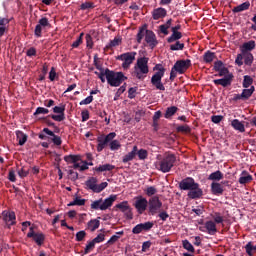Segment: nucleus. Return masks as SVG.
<instances>
[{
    "label": "nucleus",
    "instance_id": "1",
    "mask_svg": "<svg viewBox=\"0 0 256 256\" xmlns=\"http://www.w3.org/2000/svg\"><path fill=\"white\" fill-rule=\"evenodd\" d=\"M157 159L158 160L155 163V167L162 173H169V171L173 169L175 161H177V157L171 153H166L163 157L157 156Z\"/></svg>",
    "mask_w": 256,
    "mask_h": 256
},
{
    "label": "nucleus",
    "instance_id": "2",
    "mask_svg": "<svg viewBox=\"0 0 256 256\" xmlns=\"http://www.w3.org/2000/svg\"><path fill=\"white\" fill-rule=\"evenodd\" d=\"M149 73V58L141 57L137 59L136 64L134 65L133 76L140 81H143Z\"/></svg>",
    "mask_w": 256,
    "mask_h": 256
},
{
    "label": "nucleus",
    "instance_id": "3",
    "mask_svg": "<svg viewBox=\"0 0 256 256\" xmlns=\"http://www.w3.org/2000/svg\"><path fill=\"white\" fill-rule=\"evenodd\" d=\"M105 75L106 81L111 87H119V85H121V83L127 79L123 72H113L109 69L105 70Z\"/></svg>",
    "mask_w": 256,
    "mask_h": 256
},
{
    "label": "nucleus",
    "instance_id": "4",
    "mask_svg": "<svg viewBox=\"0 0 256 256\" xmlns=\"http://www.w3.org/2000/svg\"><path fill=\"white\" fill-rule=\"evenodd\" d=\"M145 37L146 43L153 49V47L157 46V38L155 37V33L151 30H146L145 28H140L138 34H137V41L138 43H141L143 41V38Z\"/></svg>",
    "mask_w": 256,
    "mask_h": 256
},
{
    "label": "nucleus",
    "instance_id": "5",
    "mask_svg": "<svg viewBox=\"0 0 256 256\" xmlns=\"http://www.w3.org/2000/svg\"><path fill=\"white\" fill-rule=\"evenodd\" d=\"M155 74L151 78V83L158 89L159 91H165V86L161 82V79H163V75H165V68L161 64H157L154 67Z\"/></svg>",
    "mask_w": 256,
    "mask_h": 256
},
{
    "label": "nucleus",
    "instance_id": "6",
    "mask_svg": "<svg viewBox=\"0 0 256 256\" xmlns=\"http://www.w3.org/2000/svg\"><path fill=\"white\" fill-rule=\"evenodd\" d=\"M117 201V195H110V197L106 198L105 200L99 199L91 203V209L94 211H107L109 207L113 205Z\"/></svg>",
    "mask_w": 256,
    "mask_h": 256
},
{
    "label": "nucleus",
    "instance_id": "7",
    "mask_svg": "<svg viewBox=\"0 0 256 256\" xmlns=\"http://www.w3.org/2000/svg\"><path fill=\"white\" fill-rule=\"evenodd\" d=\"M64 161H66V163H73V169H78V171H87L89 165H93V163L81 161V156L79 155L65 156Z\"/></svg>",
    "mask_w": 256,
    "mask_h": 256
},
{
    "label": "nucleus",
    "instance_id": "8",
    "mask_svg": "<svg viewBox=\"0 0 256 256\" xmlns=\"http://www.w3.org/2000/svg\"><path fill=\"white\" fill-rule=\"evenodd\" d=\"M163 207V203L161 200H159V197L153 196L148 201V209L150 215H157V213H160L161 208Z\"/></svg>",
    "mask_w": 256,
    "mask_h": 256
},
{
    "label": "nucleus",
    "instance_id": "9",
    "mask_svg": "<svg viewBox=\"0 0 256 256\" xmlns=\"http://www.w3.org/2000/svg\"><path fill=\"white\" fill-rule=\"evenodd\" d=\"M137 56V52H126L117 57L119 61H123L122 67L123 69H129L135 61V57Z\"/></svg>",
    "mask_w": 256,
    "mask_h": 256
},
{
    "label": "nucleus",
    "instance_id": "10",
    "mask_svg": "<svg viewBox=\"0 0 256 256\" xmlns=\"http://www.w3.org/2000/svg\"><path fill=\"white\" fill-rule=\"evenodd\" d=\"M107 185H109L107 182H102L101 184H97V178H90L86 182V187L91 189L94 193H101L104 189H106Z\"/></svg>",
    "mask_w": 256,
    "mask_h": 256
},
{
    "label": "nucleus",
    "instance_id": "11",
    "mask_svg": "<svg viewBox=\"0 0 256 256\" xmlns=\"http://www.w3.org/2000/svg\"><path fill=\"white\" fill-rule=\"evenodd\" d=\"M114 137H117V134L115 132H111L106 136H99L97 139L98 141L97 151L98 152L103 151L105 149V145H107V143H111Z\"/></svg>",
    "mask_w": 256,
    "mask_h": 256
},
{
    "label": "nucleus",
    "instance_id": "12",
    "mask_svg": "<svg viewBox=\"0 0 256 256\" xmlns=\"http://www.w3.org/2000/svg\"><path fill=\"white\" fill-rule=\"evenodd\" d=\"M148 205H149V201H147V198H143V196L136 197L134 207H135V209H137V212L140 215H143V213H145V211H147Z\"/></svg>",
    "mask_w": 256,
    "mask_h": 256
},
{
    "label": "nucleus",
    "instance_id": "13",
    "mask_svg": "<svg viewBox=\"0 0 256 256\" xmlns=\"http://www.w3.org/2000/svg\"><path fill=\"white\" fill-rule=\"evenodd\" d=\"M189 67H191V60H180L174 64L173 69L182 75Z\"/></svg>",
    "mask_w": 256,
    "mask_h": 256
},
{
    "label": "nucleus",
    "instance_id": "14",
    "mask_svg": "<svg viewBox=\"0 0 256 256\" xmlns=\"http://www.w3.org/2000/svg\"><path fill=\"white\" fill-rule=\"evenodd\" d=\"M153 225H155L153 222H145V223L137 224L132 229V233H134V235H139V233H143V231H151V229H153Z\"/></svg>",
    "mask_w": 256,
    "mask_h": 256
},
{
    "label": "nucleus",
    "instance_id": "15",
    "mask_svg": "<svg viewBox=\"0 0 256 256\" xmlns=\"http://www.w3.org/2000/svg\"><path fill=\"white\" fill-rule=\"evenodd\" d=\"M179 187L183 191H191V189L197 187V183H195L193 178H186L180 182Z\"/></svg>",
    "mask_w": 256,
    "mask_h": 256
},
{
    "label": "nucleus",
    "instance_id": "16",
    "mask_svg": "<svg viewBox=\"0 0 256 256\" xmlns=\"http://www.w3.org/2000/svg\"><path fill=\"white\" fill-rule=\"evenodd\" d=\"M27 237L29 239L32 238L37 245H43V241H45V235H43V233H35V231H33V227H30Z\"/></svg>",
    "mask_w": 256,
    "mask_h": 256
},
{
    "label": "nucleus",
    "instance_id": "17",
    "mask_svg": "<svg viewBox=\"0 0 256 256\" xmlns=\"http://www.w3.org/2000/svg\"><path fill=\"white\" fill-rule=\"evenodd\" d=\"M233 82V75H227L226 77H223L221 79H216L213 81L216 85H221V87H229L231 83Z\"/></svg>",
    "mask_w": 256,
    "mask_h": 256
},
{
    "label": "nucleus",
    "instance_id": "18",
    "mask_svg": "<svg viewBox=\"0 0 256 256\" xmlns=\"http://www.w3.org/2000/svg\"><path fill=\"white\" fill-rule=\"evenodd\" d=\"M3 221L9 226L15 225V212L4 211L2 212Z\"/></svg>",
    "mask_w": 256,
    "mask_h": 256
},
{
    "label": "nucleus",
    "instance_id": "19",
    "mask_svg": "<svg viewBox=\"0 0 256 256\" xmlns=\"http://www.w3.org/2000/svg\"><path fill=\"white\" fill-rule=\"evenodd\" d=\"M201 195H203V190H201V188H199V184H197L195 188H192L188 192V197L190 199H199V197H201Z\"/></svg>",
    "mask_w": 256,
    "mask_h": 256
},
{
    "label": "nucleus",
    "instance_id": "20",
    "mask_svg": "<svg viewBox=\"0 0 256 256\" xmlns=\"http://www.w3.org/2000/svg\"><path fill=\"white\" fill-rule=\"evenodd\" d=\"M205 229L209 235H215L217 233V224L214 221H206Z\"/></svg>",
    "mask_w": 256,
    "mask_h": 256
},
{
    "label": "nucleus",
    "instance_id": "21",
    "mask_svg": "<svg viewBox=\"0 0 256 256\" xmlns=\"http://www.w3.org/2000/svg\"><path fill=\"white\" fill-rule=\"evenodd\" d=\"M166 15H167V10H165V8H157L152 13V17L155 21L159 19H163V17H166Z\"/></svg>",
    "mask_w": 256,
    "mask_h": 256
},
{
    "label": "nucleus",
    "instance_id": "22",
    "mask_svg": "<svg viewBox=\"0 0 256 256\" xmlns=\"http://www.w3.org/2000/svg\"><path fill=\"white\" fill-rule=\"evenodd\" d=\"M255 41L250 40L246 43H244L240 49H241V53H251L250 51H253V49H255Z\"/></svg>",
    "mask_w": 256,
    "mask_h": 256
},
{
    "label": "nucleus",
    "instance_id": "23",
    "mask_svg": "<svg viewBox=\"0 0 256 256\" xmlns=\"http://www.w3.org/2000/svg\"><path fill=\"white\" fill-rule=\"evenodd\" d=\"M211 191L213 195H223V192L225 191L223 189V186L219 182H212L211 184Z\"/></svg>",
    "mask_w": 256,
    "mask_h": 256
},
{
    "label": "nucleus",
    "instance_id": "24",
    "mask_svg": "<svg viewBox=\"0 0 256 256\" xmlns=\"http://www.w3.org/2000/svg\"><path fill=\"white\" fill-rule=\"evenodd\" d=\"M231 126L233 127V129H235V131H239L240 133H245V124L239 121V119L232 120Z\"/></svg>",
    "mask_w": 256,
    "mask_h": 256
},
{
    "label": "nucleus",
    "instance_id": "25",
    "mask_svg": "<svg viewBox=\"0 0 256 256\" xmlns=\"http://www.w3.org/2000/svg\"><path fill=\"white\" fill-rule=\"evenodd\" d=\"M250 181H253V176H251L249 172L243 171L239 178L240 185H245L247 183H250Z\"/></svg>",
    "mask_w": 256,
    "mask_h": 256
},
{
    "label": "nucleus",
    "instance_id": "26",
    "mask_svg": "<svg viewBox=\"0 0 256 256\" xmlns=\"http://www.w3.org/2000/svg\"><path fill=\"white\" fill-rule=\"evenodd\" d=\"M137 155V146H134L132 151L126 154L123 158L122 161L123 163H129V161H133Z\"/></svg>",
    "mask_w": 256,
    "mask_h": 256
},
{
    "label": "nucleus",
    "instance_id": "27",
    "mask_svg": "<svg viewBox=\"0 0 256 256\" xmlns=\"http://www.w3.org/2000/svg\"><path fill=\"white\" fill-rule=\"evenodd\" d=\"M251 7V3L249 1H246L236 7L233 8V13H241L242 11H247Z\"/></svg>",
    "mask_w": 256,
    "mask_h": 256
},
{
    "label": "nucleus",
    "instance_id": "28",
    "mask_svg": "<svg viewBox=\"0 0 256 256\" xmlns=\"http://www.w3.org/2000/svg\"><path fill=\"white\" fill-rule=\"evenodd\" d=\"M7 25H9V19L0 18V37L5 35V31H7Z\"/></svg>",
    "mask_w": 256,
    "mask_h": 256
},
{
    "label": "nucleus",
    "instance_id": "29",
    "mask_svg": "<svg viewBox=\"0 0 256 256\" xmlns=\"http://www.w3.org/2000/svg\"><path fill=\"white\" fill-rule=\"evenodd\" d=\"M113 169H115L114 165L104 164V165H100V166L96 167L95 171H97L98 173H103L105 171H113Z\"/></svg>",
    "mask_w": 256,
    "mask_h": 256
},
{
    "label": "nucleus",
    "instance_id": "30",
    "mask_svg": "<svg viewBox=\"0 0 256 256\" xmlns=\"http://www.w3.org/2000/svg\"><path fill=\"white\" fill-rule=\"evenodd\" d=\"M254 92H255L254 86H251L249 89H244L241 93L243 101H247V99H249V97H251V95H253Z\"/></svg>",
    "mask_w": 256,
    "mask_h": 256
},
{
    "label": "nucleus",
    "instance_id": "31",
    "mask_svg": "<svg viewBox=\"0 0 256 256\" xmlns=\"http://www.w3.org/2000/svg\"><path fill=\"white\" fill-rule=\"evenodd\" d=\"M245 65H253V54L251 52H242Z\"/></svg>",
    "mask_w": 256,
    "mask_h": 256
},
{
    "label": "nucleus",
    "instance_id": "32",
    "mask_svg": "<svg viewBox=\"0 0 256 256\" xmlns=\"http://www.w3.org/2000/svg\"><path fill=\"white\" fill-rule=\"evenodd\" d=\"M209 181H221L223 179V174L221 171L217 170L216 172H213L208 177Z\"/></svg>",
    "mask_w": 256,
    "mask_h": 256
},
{
    "label": "nucleus",
    "instance_id": "33",
    "mask_svg": "<svg viewBox=\"0 0 256 256\" xmlns=\"http://www.w3.org/2000/svg\"><path fill=\"white\" fill-rule=\"evenodd\" d=\"M16 137L19 145L27 143V134L23 133L22 131H16Z\"/></svg>",
    "mask_w": 256,
    "mask_h": 256
},
{
    "label": "nucleus",
    "instance_id": "34",
    "mask_svg": "<svg viewBox=\"0 0 256 256\" xmlns=\"http://www.w3.org/2000/svg\"><path fill=\"white\" fill-rule=\"evenodd\" d=\"M100 225H101V222L99 220L93 219L88 222V229L90 231H96V229H99Z\"/></svg>",
    "mask_w": 256,
    "mask_h": 256
},
{
    "label": "nucleus",
    "instance_id": "35",
    "mask_svg": "<svg viewBox=\"0 0 256 256\" xmlns=\"http://www.w3.org/2000/svg\"><path fill=\"white\" fill-rule=\"evenodd\" d=\"M183 37V34L179 31H172V35L168 38V43H173L175 41H179Z\"/></svg>",
    "mask_w": 256,
    "mask_h": 256
},
{
    "label": "nucleus",
    "instance_id": "36",
    "mask_svg": "<svg viewBox=\"0 0 256 256\" xmlns=\"http://www.w3.org/2000/svg\"><path fill=\"white\" fill-rule=\"evenodd\" d=\"M121 45V37H115L110 43L106 46V49H113V47H119Z\"/></svg>",
    "mask_w": 256,
    "mask_h": 256
},
{
    "label": "nucleus",
    "instance_id": "37",
    "mask_svg": "<svg viewBox=\"0 0 256 256\" xmlns=\"http://www.w3.org/2000/svg\"><path fill=\"white\" fill-rule=\"evenodd\" d=\"M177 111H178L177 106L168 107L165 113V118L169 119L170 117H173V115H175Z\"/></svg>",
    "mask_w": 256,
    "mask_h": 256
},
{
    "label": "nucleus",
    "instance_id": "38",
    "mask_svg": "<svg viewBox=\"0 0 256 256\" xmlns=\"http://www.w3.org/2000/svg\"><path fill=\"white\" fill-rule=\"evenodd\" d=\"M136 155L138 156V158L140 159V161H145V159H147V157L149 156V152H147V150L145 149H138L137 148V152Z\"/></svg>",
    "mask_w": 256,
    "mask_h": 256
},
{
    "label": "nucleus",
    "instance_id": "39",
    "mask_svg": "<svg viewBox=\"0 0 256 256\" xmlns=\"http://www.w3.org/2000/svg\"><path fill=\"white\" fill-rule=\"evenodd\" d=\"M116 209H120V211H122V213H127V211H129V202L127 201H123L119 204L116 205Z\"/></svg>",
    "mask_w": 256,
    "mask_h": 256
},
{
    "label": "nucleus",
    "instance_id": "40",
    "mask_svg": "<svg viewBox=\"0 0 256 256\" xmlns=\"http://www.w3.org/2000/svg\"><path fill=\"white\" fill-rule=\"evenodd\" d=\"M205 63H212V61L215 59V53L208 51L203 56Z\"/></svg>",
    "mask_w": 256,
    "mask_h": 256
},
{
    "label": "nucleus",
    "instance_id": "41",
    "mask_svg": "<svg viewBox=\"0 0 256 256\" xmlns=\"http://www.w3.org/2000/svg\"><path fill=\"white\" fill-rule=\"evenodd\" d=\"M75 205H78V207H81V206L85 205V199H81V198H79V197H76V198L74 199V201H72V202H70V203L68 204V207H73V206H75Z\"/></svg>",
    "mask_w": 256,
    "mask_h": 256
},
{
    "label": "nucleus",
    "instance_id": "42",
    "mask_svg": "<svg viewBox=\"0 0 256 256\" xmlns=\"http://www.w3.org/2000/svg\"><path fill=\"white\" fill-rule=\"evenodd\" d=\"M123 231L120 232H116V235H113L109 240H108V244L109 245H113V243H117V241H119V239H121V235H123Z\"/></svg>",
    "mask_w": 256,
    "mask_h": 256
},
{
    "label": "nucleus",
    "instance_id": "43",
    "mask_svg": "<svg viewBox=\"0 0 256 256\" xmlns=\"http://www.w3.org/2000/svg\"><path fill=\"white\" fill-rule=\"evenodd\" d=\"M247 255L253 256V251H256V246H253V242H248L245 246Z\"/></svg>",
    "mask_w": 256,
    "mask_h": 256
},
{
    "label": "nucleus",
    "instance_id": "44",
    "mask_svg": "<svg viewBox=\"0 0 256 256\" xmlns=\"http://www.w3.org/2000/svg\"><path fill=\"white\" fill-rule=\"evenodd\" d=\"M110 149L111 151H119L121 149V142L119 140H111Z\"/></svg>",
    "mask_w": 256,
    "mask_h": 256
},
{
    "label": "nucleus",
    "instance_id": "45",
    "mask_svg": "<svg viewBox=\"0 0 256 256\" xmlns=\"http://www.w3.org/2000/svg\"><path fill=\"white\" fill-rule=\"evenodd\" d=\"M184 47H185V44L179 41L176 42L175 44L170 45L171 51H183Z\"/></svg>",
    "mask_w": 256,
    "mask_h": 256
},
{
    "label": "nucleus",
    "instance_id": "46",
    "mask_svg": "<svg viewBox=\"0 0 256 256\" xmlns=\"http://www.w3.org/2000/svg\"><path fill=\"white\" fill-rule=\"evenodd\" d=\"M183 247L186 249V251H189L190 253H195V248L193 247V244L189 242L188 240L183 241Z\"/></svg>",
    "mask_w": 256,
    "mask_h": 256
},
{
    "label": "nucleus",
    "instance_id": "47",
    "mask_svg": "<svg viewBox=\"0 0 256 256\" xmlns=\"http://www.w3.org/2000/svg\"><path fill=\"white\" fill-rule=\"evenodd\" d=\"M251 85H253V78H251V76H244L243 87L247 89L251 87Z\"/></svg>",
    "mask_w": 256,
    "mask_h": 256
},
{
    "label": "nucleus",
    "instance_id": "48",
    "mask_svg": "<svg viewBox=\"0 0 256 256\" xmlns=\"http://www.w3.org/2000/svg\"><path fill=\"white\" fill-rule=\"evenodd\" d=\"M95 242L92 240L90 242H88V244L86 245L85 249H84V254L87 255L89 253H91L92 249H95Z\"/></svg>",
    "mask_w": 256,
    "mask_h": 256
},
{
    "label": "nucleus",
    "instance_id": "49",
    "mask_svg": "<svg viewBox=\"0 0 256 256\" xmlns=\"http://www.w3.org/2000/svg\"><path fill=\"white\" fill-rule=\"evenodd\" d=\"M227 75H233L232 73L229 72V69L227 67H223L218 71V76L219 77H227Z\"/></svg>",
    "mask_w": 256,
    "mask_h": 256
},
{
    "label": "nucleus",
    "instance_id": "50",
    "mask_svg": "<svg viewBox=\"0 0 256 256\" xmlns=\"http://www.w3.org/2000/svg\"><path fill=\"white\" fill-rule=\"evenodd\" d=\"M49 113V109L44 107H38L34 113V115H47Z\"/></svg>",
    "mask_w": 256,
    "mask_h": 256
},
{
    "label": "nucleus",
    "instance_id": "51",
    "mask_svg": "<svg viewBox=\"0 0 256 256\" xmlns=\"http://www.w3.org/2000/svg\"><path fill=\"white\" fill-rule=\"evenodd\" d=\"M87 237V232L85 230H81L78 233H76V241H83Z\"/></svg>",
    "mask_w": 256,
    "mask_h": 256
},
{
    "label": "nucleus",
    "instance_id": "52",
    "mask_svg": "<svg viewBox=\"0 0 256 256\" xmlns=\"http://www.w3.org/2000/svg\"><path fill=\"white\" fill-rule=\"evenodd\" d=\"M53 112L58 115H65V106H55L53 108Z\"/></svg>",
    "mask_w": 256,
    "mask_h": 256
},
{
    "label": "nucleus",
    "instance_id": "53",
    "mask_svg": "<svg viewBox=\"0 0 256 256\" xmlns=\"http://www.w3.org/2000/svg\"><path fill=\"white\" fill-rule=\"evenodd\" d=\"M93 7H95V5L92 2H84L81 4L80 9H82V11H85L87 9H93Z\"/></svg>",
    "mask_w": 256,
    "mask_h": 256
},
{
    "label": "nucleus",
    "instance_id": "54",
    "mask_svg": "<svg viewBox=\"0 0 256 256\" xmlns=\"http://www.w3.org/2000/svg\"><path fill=\"white\" fill-rule=\"evenodd\" d=\"M177 131L180 133H191V128L188 125H182L177 127Z\"/></svg>",
    "mask_w": 256,
    "mask_h": 256
},
{
    "label": "nucleus",
    "instance_id": "55",
    "mask_svg": "<svg viewBox=\"0 0 256 256\" xmlns=\"http://www.w3.org/2000/svg\"><path fill=\"white\" fill-rule=\"evenodd\" d=\"M155 193H157V188L150 186L146 189V195H148V197H153V195H155Z\"/></svg>",
    "mask_w": 256,
    "mask_h": 256
},
{
    "label": "nucleus",
    "instance_id": "56",
    "mask_svg": "<svg viewBox=\"0 0 256 256\" xmlns=\"http://www.w3.org/2000/svg\"><path fill=\"white\" fill-rule=\"evenodd\" d=\"M96 75L100 78L102 83H105V79H107V74H105V70H101L100 72H95Z\"/></svg>",
    "mask_w": 256,
    "mask_h": 256
},
{
    "label": "nucleus",
    "instance_id": "57",
    "mask_svg": "<svg viewBox=\"0 0 256 256\" xmlns=\"http://www.w3.org/2000/svg\"><path fill=\"white\" fill-rule=\"evenodd\" d=\"M95 244L97 243H103V241H105V234H98L97 237H95L92 240Z\"/></svg>",
    "mask_w": 256,
    "mask_h": 256
},
{
    "label": "nucleus",
    "instance_id": "58",
    "mask_svg": "<svg viewBox=\"0 0 256 256\" xmlns=\"http://www.w3.org/2000/svg\"><path fill=\"white\" fill-rule=\"evenodd\" d=\"M82 43H83V33H81L78 39L72 43V47L77 48Z\"/></svg>",
    "mask_w": 256,
    "mask_h": 256
},
{
    "label": "nucleus",
    "instance_id": "59",
    "mask_svg": "<svg viewBox=\"0 0 256 256\" xmlns=\"http://www.w3.org/2000/svg\"><path fill=\"white\" fill-rule=\"evenodd\" d=\"M212 219H214V223H223V216L219 213H214V215H212Z\"/></svg>",
    "mask_w": 256,
    "mask_h": 256
},
{
    "label": "nucleus",
    "instance_id": "60",
    "mask_svg": "<svg viewBox=\"0 0 256 256\" xmlns=\"http://www.w3.org/2000/svg\"><path fill=\"white\" fill-rule=\"evenodd\" d=\"M223 67H225V64H223L221 61H216L214 63V71H220L221 69H223Z\"/></svg>",
    "mask_w": 256,
    "mask_h": 256
},
{
    "label": "nucleus",
    "instance_id": "61",
    "mask_svg": "<svg viewBox=\"0 0 256 256\" xmlns=\"http://www.w3.org/2000/svg\"><path fill=\"white\" fill-rule=\"evenodd\" d=\"M243 52H241V54H238L235 60L236 65H238L239 67H241V65H243Z\"/></svg>",
    "mask_w": 256,
    "mask_h": 256
},
{
    "label": "nucleus",
    "instance_id": "62",
    "mask_svg": "<svg viewBox=\"0 0 256 256\" xmlns=\"http://www.w3.org/2000/svg\"><path fill=\"white\" fill-rule=\"evenodd\" d=\"M38 25H40V27H49V20L47 18H42L39 20Z\"/></svg>",
    "mask_w": 256,
    "mask_h": 256
},
{
    "label": "nucleus",
    "instance_id": "63",
    "mask_svg": "<svg viewBox=\"0 0 256 256\" xmlns=\"http://www.w3.org/2000/svg\"><path fill=\"white\" fill-rule=\"evenodd\" d=\"M212 123H221L223 121V116L216 115L211 117Z\"/></svg>",
    "mask_w": 256,
    "mask_h": 256
},
{
    "label": "nucleus",
    "instance_id": "64",
    "mask_svg": "<svg viewBox=\"0 0 256 256\" xmlns=\"http://www.w3.org/2000/svg\"><path fill=\"white\" fill-rule=\"evenodd\" d=\"M135 93H137V88H130L128 90L129 99H135Z\"/></svg>",
    "mask_w": 256,
    "mask_h": 256
}]
</instances>
